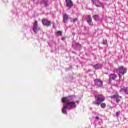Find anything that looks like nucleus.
<instances>
[{
  "label": "nucleus",
  "mask_w": 128,
  "mask_h": 128,
  "mask_svg": "<svg viewBox=\"0 0 128 128\" xmlns=\"http://www.w3.org/2000/svg\"><path fill=\"white\" fill-rule=\"evenodd\" d=\"M90 110H92V108H90Z\"/></svg>",
  "instance_id": "nucleus-28"
},
{
  "label": "nucleus",
  "mask_w": 128,
  "mask_h": 128,
  "mask_svg": "<svg viewBox=\"0 0 128 128\" xmlns=\"http://www.w3.org/2000/svg\"><path fill=\"white\" fill-rule=\"evenodd\" d=\"M103 44H108V40H104L102 41Z\"/></svg>",
  "instance_id": "nucleus-22"
},
{
  "label": "nucleus",
  "mask_w": 128,
  "mask_h": 128,
  "mask_svg": "<svg viewBox=\"0 0 128 128\" xmlns=\"http://www.w3.org/2000/svg\"><path fill=\"white\" fill-rule=\"evenodd\" d=\"M33 32H34V34H38V30H40V27H38V21L35 20L34 26L32 28Z\"/></svg>",
  "instance_id": "nucleus-5"
},
{
  "label": "nucleus",
  "mask_w": 128,
  "mask_h": 128,
  "mask_svg": "<svg viewBox=\"0 0 128 128\" xmlns=\"http://www.w3.org/2000/svg\"><path fill=\"white\" fill-rule=\"evenodd\" d=\"M120 92H124L126 94H128V87L122 88Z\"/></svg>",
  "instance_id": "nucleus-14"
},
{
  "label": "nucleus",
  "mask_w": 128,
  "mask_h": 128,
  "mask_svg": "<svg viewBox=\"0 0 128 128\" xmlns=\"http://www.w3.org/2000/svg\"><path fill=\"white\" fill-rule=\"evenodd\" d=\"M40 4L42 6H46L48 3L45 0H42L40 2Z\"/></svg>",
  "instance_id": "nucleus-16"
},
{
  "label": "nucleus",
  "mask_w": 128,
  "mask_h": 128,
  "mask_svg": "<svg viewBox=\"0 0 128 128\" xmlns=\"http://www.w3.org/2000/svg\"><path fill=\"white\" fill-rule=\"evenodd\" d=\"M93 68L95 70H100L102 68V64H97L94 65H93Z\"/></svg>",
  "instance_id": "nucleus-15"
},
{
  "label": "nucleus",
  "mask_w": 128,
  "mask_h": 128,
  "mask_svg": "<svg viewBox=\"0 0 128 128\" xmlns=\"http://www.w3.org/2000/svg\"><path fill=\"white\" fill-rule=\"evenodd\" d=\"M116 72L119 76V82H120L122 76H124L125 74H126L128 69H126V68H124V66H120L116 70Z\"/></svg>",
  "instance_id": "nucleus-4"
},
{
  "label": "nucleus",
  "mask_w": 128,
  "mask_h": 128,
  "mask_svg": "<svg viewBox=\"0 0 128 128\" xmlns=\"http://www.w3.org/2000/svg\"><path fill=\"white\" fill-rule=\"evenodd\" d=\"M62 31H58L56 32V34L58 36H62Z\"/></svg>",
  "instance_id": "nucleus-19"
},
{
  "label": "nucleus",
  "mask_w": 128,
  "mask_h": 128,
  "mask_svg": "<svg viewBox=\"0 0 128 128\" xmlns=\"http://www.w3.org/2000/svg\"><path fill=\"white\" fill-rule=\"evenodd\" d=\"M95 98L96 100L92 102V104H94L97 106H98L102 102H104L106 100V98L102 94L95 96Z\"/></svg>",
  "instance_id": "nucleus-3"
},
{
  "label": "nucleus",
  "mask_w": 128,
  "mask_h": 128,
  "mask_svg": "<svg viewBox=\"0 0 128 128\" xmlns=\"http://www.w3.org/2000/svg\"><path fill=\"white\" fill-rule=\"evenodd\" d=\"M93 18L94 20H100V16H98V14H95L93 16Z\"/></svg>",
  "instance_id": "nucleus-17"
},
{
  "label": "nucleus",
  "mask_w": 128,
  "mask_h": 128,
  "mask_svg": "<svg viewBox=\"0 0 128 128\" xmlns=\"http://www.w3.org/2000/svg\"><path fill=\"white\" fill-rule=\"evenodd\" d=\"M84 30H86V27L84 26Z\"/></svg>",
  "instance_id": "nucleus-25"
},
{
  "label": "nucleus",
  "mask_w": 128,
  "mask_h": 128,
  "mask_svg": "<svg viewBox=\"0 0 128 128\" xmlns=\"http://www.w3.org/2000/svg\"><path fill=\"white\" fill-rule=\"evenodd\" d=\"M68 16L66 14L64 13V16H63V22H64V24H68Z\"/></svg>",
  "instance_id": "nucleus-13"
},
{
  "label": "nucleus",
  "mask_w": 128,
  "mask_h": 128,
  "mask_svg": "<svg viewBox=\"0 0 128 128\" xmlns=\"http://www.w3.org/2000/svg\"><path fill=\"white\" fill-rule=\"evenodd\" d=\"M72 66H70L68 68H66L65 70H66V72H68V70H72Z\"/></svg>",
  "instance_id": "nucleus-21"
},
{
  "label": "nucleus",
  "mask_w": 128,
  "mask_h": 128,
  "mask_svg": "<svg viewBox=\"0 0 128 128\" xmlns=\"http://www.w3.org/2000/svg\"><path fill=\"white\" fill-rule=\"evenodd\" d=\"M94 84L97 88H102V81L100 80H95Z\"/></svg>",
  "instance_id": "nucleus-9"
},
{
  "label": "nucleus",
  "mask_w": 128,
  "mask_h": 128,
  "mask_svg": "<svg viewBox=\"0 0 128 128\" xmlns=\"http://www.w3.org/2000/svg\"><path fill=\"white\" fill-rule=\"evenodd\" d=\"M78 22V18H74L72 20H71V22Z\"/></svg>",
  "instance_id": "nucleus-20"
},
{
  "label": "nucleus",
  "mask_w": 128,
  "mask_h": 128,
  "mask_svg": "<svg viewBox=\"0 0 128 128\" xmlns=\"http://www.w3.org/2000/svg\"><path fill=\"white\" fill-rule=\"evenodd\" d=\"M92 2L93 4H95L98 7H100L102 6V4L98 0H92Z\"/></svg>",
  "instance_id": "nucleus-12"
},
{
  "label": "nucleus",
  "mask_w": 128,
  "mask_h": 128,
  "mask_svg": "<svg viewBox=\"0 0 128 128\" xmlns=\"http://www.w3.org/2000/svg\"><path fill=\"white\" fill-rule=\"evenodd\" d=\"M118 78V76L116 74V73L111 74L109 75V82H110L112 80H116Z\"/></svg>",
  "instance_id": "nucleus-11"
},
{
  "label": "nucleus",
  "mask_w": 128,
  "mask_h": 128,
  "mask_svg": "<svg viewBox=\"0 0 128 128\" xmlns=\"http://www.w3.org/2000/svg\"><path fill=\"white\" fill-rule=\"evenodd\" d=\"M93 118L96 122L95 128H102V120L100 118V115L96 112H93Z\"/></svg>",
  "instance_id": "nucleus-2"
},
{
  "label": "nucleus",
  "mask_w": 128,
  "mask_h": 128,
  "mask_svg": "<svg viewBox=\"0 0 128 128\" xmlns=\"http://www.w3.org/2000/svg\"><path fill=\"white\" fill-rule=\"evenodd\" d=\"M42 24L46 26H50L52 25V22L49 21L48 19L44 18L42 20Z\"/></svg>",
  "instance_id": "nucleus-7"
},
{
  "label": "nucleus",
  "mask_w": 128,
  "mask_h": 128,
  "mask_svg": "<svg viewBox=\"0 0 128 128\" xmlns=\"http://www.w3.org/2000/svg\"><path fill=\"white\" fill-rule=\"evenodd\" d=\"M34 0H33V2H34Z\"/></svg>",
  "instance_id": "nucleus-27"
},
{
  "label": "nucleus",
  "mask_w": 128,
  "mask_h": 128,
  "mask_svg": "<svg viewBox=\"0 0 128 128\" xmlns=\"http://www.w3.org/2000/svg\"><path fill=\"white\" fill-rule=\"evenodd\" d=\"M100 106L102 108H105L106 106V104L104 103L101 104Z\"/></svg>",
  "instance_id": "nucleus-18"
},
{
  "label": "nucleus",
  "mask_w": 128,
  "mask_h": 128,
  "mask_svg": "<svg viewBox=\"0 0 128 128\" xmlns=\"http://www.w3.org/2000/svg\"><path fill=\"white\" fill-rule=\"evenodd\" d=\"M92 70H88V72H90Z\"/></svg>",
  "instance_id": "nucleus-26"
},
{
  "label": "nucleus",
  "mask_w": 128,
  "mask_h": 128,
  "mask_svg": "<svg viewBox=\"0 0 128 128\" xmlns=\"http://www.w3.org/2000/svg\"><path fill=\"white\" fill-rule=\"evenodd\" d=\"M110 98H115L117 103H118L120 102V98H122L121 96H118V93H116L115 94L110 96Z\"/></svg>",
  "instance_id": "nucleus-8"
},
{
  "label": "nucleus",
  "mask_w": 128,
  "mask_h": 128,
  "mask_svg": "<svg viewBox=\"0 0 128 128\" xmlns=\"http://www.w3.org/2000/svg\"><path fill=\"white\" fill-rule=\"evenodd\" d=\"M76 98V95H70L67 97H64L62 99V102H63V107L62 109V114L68 116V112L66 110H70L76 108V102H72Z\"/></svg>",
  "instance_id": "nucleus-1"
},
{
  "label": "nucleus",
  "mask_w": 128,
  "mask_h": 128,
  "mask_svg": "<svg viewBox=\"0 0 128 128\" xmlns=\"http://www.w3.org/2000/svg\"><path fill=\"white\" fill-rule=\"evenodd\" d=\"M76 102L77 104H80V101L77 100V101H76V102H75V104H76Z\"/></svg>",
  "instance_id": "nucleus-24"
},
{
  "label": "nucleus",
  "mask_w": 128,
  "mask_h": 128,
  "mask_svg": "<svg viewBox=\"0 0 128 128\" xmlns=\"http://www.w3.org/2000/svg\"><path fill=\"white\" fill-rule=\"evenodd\" d=\"M120 111L116 112V116H120Z\"/></svg>",
  "instance_id": "nucleus-23"
},
{
  "label": "nucleus",
  "mask_w": 128,
  "mask_h": 128,
  "mask_svg": "<svg viewBox=\"0 0 128 128\" xmlns=\"http://www.w3.org/2000/svg\"><path fill=\"white\" fill-rule=\"evenodd\" d=\"M86 20L89 26H93L94 23L92 22V16H90V15L87 16V17L86 18Z\"/></svg>",
  "instance_id": "nucleus-10"
},
{
  "label": "nucleus",
  "mask_w": 128,
  "mask_h": 128,
  "mask_svg": "<svg viewBox=\"0 0 128 128\" xmlns=\"http://www.w3.org/2000/svg\"><path fill=\"white\" fill-rule=\"evenodd\" d=\"M66 6L68 10H70V8H72L74 6V2H72V0H66Z\"/></svg>",
  "instance_id": "nucleus-6"
}]
</instances>
